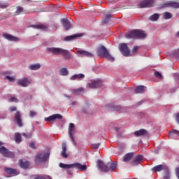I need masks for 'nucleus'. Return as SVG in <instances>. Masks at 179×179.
Instances as JSON below:
<instances>
[{
  "label": "nucleus",
  "instance_id": "obj_2",
  "mask_svg": "<svg viewBox=\"0 0 179 179\" xmlns=\"http://www.w3.org/2000/svg\"><path fill=\"white\" fill-rule=\"evenodd\" d=\"M147 34H145L144 31L135 29L134 31L126 34L125 37L127 38H145Z\"/></svg>",
  "mask_w": 179,
  "mask_h": 179
},
{
  "label": "nucleus",
  "instance_id": "obj_17",
  "mask_svg": "<svg viewBox=\"0 0 179 179\" xmlns=\"http://www.w3.org/2000/svg\"><path fill=\"white\" fill-rule=\"evenodd\" d=\"M4 171L9 175H14V176H17L19 174V172H17V171L15 169H12V168H8V167H5L4 168Z\"/></svg>",
  "mask_w": 179,
  "mask_h": 179
},
{
  "label": "nucleus",
  "instance_id": "obj_3",
  "mask_svg": "<svg viewBox=\"0 0 179 179\" xmlns=\"http://www.w3.org/2000/svg\"><path fill=\"white\" fill-rule=\"evenodd\" d=\"M97 54L98 55H101L103 58H107L108 60L110 62L115 61V57L110 55L109 52H108L105 46H99V48H98L97 49Z\"/></svg>",
  "mask_w": 179,
  "mask_h": 179
},
{
  "label": "nucleus",
  "instance_id": "obj_46",
  "mask_svg": "<svg viewBox=\"0 0 179 179\" xmlns=\"http://www.w3.org/2000/svg\"><path fill=\"white\" fill-rule=\"evenodd\" d=\"M36 115V112H34V111H30L29 112V116L31 117H33L34 116H35Z\"/></svg>",
  "mask_w": 179,
  "mask_h": 179
},
{
  "label": "nucleus",
  "instance_id": "obj_28",
  "mask_svg": "<svg viewBox=\"0 0 179 179\" xmlns=\"http://www.w3.org/2000/svg\"><path fill=\"white\" fill-rule=\"evenodd\" d=\"M145 87L144 86H138L136 88L135 92L136 94H143L145 92Z\"/></svg>",
  "mask_w": 179,
  "mask_h": 179
},
{
  "label": "nucleus",
  "instance_id": "obj_35",
  "mask_svg": "<svg viewBox=\"0 0 179 179\" xmlns=\"http://www.w3.org/2000/svg\"><path fill=\"white\" fill-rule=\"evenodd\" d=\"M60 73L63 76H66L69 74V71L66 68H63L60 70Z\"/></svg>",
  "mask_w": 179,
  "mask_h": 179
},
{
  "label": "nucleus",
  "instance_id": "obj_38",
  "mask_svg": "<svg viewBox=\"0 0 179 179\" xmlns=\"http://www.w3.org/2000/svg\"><path fill=\"white\" fill-rule=\"evenodd\" d=\"M169 138H171L173 134H176L179 136V131L173 130L172 131H169Z\"/></svg>",
  "mask_w": 179,
  "mask_h": 179
},
{
  "label": "nucleus",
  "instance_id": "obj_1",
  "mask_svg": "<svg viewBox=\"0 0 179 179\" xmlns=\"http://www.w3.org/2000/svg\"><path fill=\"white\" fill-rule=\"evenodd\" d=\"M47 51L55 55H62L66 59H69L71 57L69 50L62 49L61 48H47Z\"/></svg>",
  "mask_w": 179,
  "mask_h": 179
},
{
  "label": "nucleus",
  "instance_id": "obj_45",
  "mask_svg": "<svg viewBox=\"0 0 179 179\" xmlns=\"http://www.w3.org/2000/svg\"><path fill=\"white\" fill-rule=\"evenodd\" d=\"M138 50V46H135L133 49H132V53H136Z\"/></svg>",
  "mask_w": 179,
  "mask_h": 179
},
{
  "label": "nucleus",
  "instance_id": "obj_51",
  "mask_svg": "<svg viewBox=\"0 0 179 179\" xmlns=\"http://www.w3.org/2000/svg\"><path fill=\"white\" fill-rule=\"evenodd\" d=\"M176 176H177L178 178L179 179V168H177L176 169Z\"/></svg>",
  "mask_w": 179,
  "mask_h": 179
},
{
  "label": "nucleus",
  "instance_id": "obj_23",
  "mask_svg": "<svg viewBox=\"0 0 179 179\" xmlns=\"http://www.w3.org/2000/svg\"><path fill=\"white\" fill-rule=\"evenodd\" d=\"M143 159V157L142 155H138L132 160L131 162L134 165H137L140 164Z\"/></svg>",
  "mask_w": 179,
  "mask_h": 179
},
{
  "label": "nucleus",
  "instance_id": "obj_15",
  "mask_svg": "<svg viewBox=\"0 0 179 179\" xmlns=\"http://www.w3.org/2000/svg\"><path fill=\"white\" fill-rule=\"evenodd\" d=\"M77 53L81 57H87L89 58H92L94 57V55H92V53H90V52H87V50H77Z\"/></svg>",
  "mask_w": 179,
  "mask_h": 179
},
{
  "label": "nucleus",
  "instance_id": "obj_47",
  "mask_svg": "<svg viewBox=\"0 0 179 179\" xmlns=\"http://www.w3.org/2000/svg\"><path fill=\"white\" fill-rule=\"evenodd\" d=\"M10 101L17 103V101H19V100H17V99H16L15 97H12L10 99Z\"/></svg>",
  "mask_w": 179,
  "mask_h": 179
},
{
  "label": "nucleus",
  "instance_id": "obj_59",
  "mask_svg": "<svg viewBox=\"0 0 179 179\" xmlns=\"http://www.w3.org/2000/svg\"><path fill=\"white\" fill-rule=\"evenodd\" d=\"M27 1H31V0H27Z\"/></svg>",
  "mask_w": 179,
  "mask_h": 179
},
{
  "label": "nucleus",
  "instance_id": "obj_42",
  "mask_svg": "<svg viewBox=\"0 0 179 179\" xmlns=\"http://www.w3.org/2000/svg\"><path fill=\"white\" fill-rule=\"evenodd\" d=\"M8 6H9V3L6 2L1 3V8H8Z\"/></svg>",
  "mask_w": 179,
  "mask_h": 179
},
{
  "label": "nucleus",
  "instance_id": "obj_41",
  "mask_svg": "<svg viewBox=\"0 0 179 179\" xmlns=\"http://www.w3.org/2000/svg\"><path fill=\"white\" fill-rule=\"evenodd\" d=\"M22 136L24 137H25L26 138H30L31 137V136H32V134L31 133H29V134H27L25 133H23Z\"/></svg>",
  "mask_w": 179,
  "mask_h": 179
},
{
  "label": "nucleus",
  "instance_id": "obj_44",
  "mask_svg": "<svg viewBox=\"0 0 179 179\" xmlns=\"http://www.w3.org/2000/svg\"><path fill=\"white\" fill-rule=\"evenodd\" d=\"M99 145H100V143L93 144V145H92V148L93 149H98L99 147Z\"/></svg>",
  "mask_w": 179,
  "mask_h": 179
},
{
  "label": "nucleus",
  "instance_id": "obj_62",
  "mask_svg": "<svg viewBox=\"0 0 179 179\" xmlns=\"http://www.w3.org/2000/svg\"><path fill=\"white\" fill-rule=\"evenodd\" d=\"M178 50H179V49H178Z\"/></svg>",
  "mask_w": 179,
  "mask_h": 179
},
{
  "label": "nucleus",
  "instance_id": "obj_13",
  "mask_svg": "<svg viewBox=\"0 0 179 179\" xmlns=\"http://www.w3.org/2000/svg\"><path fill=\"white\" fill-rule=\"evenodd\" d=\"M15 120L18 125V127H23V122H22V115L20 114V112L17 111L15 115Z\"/></svg>",
  "mask_w": 179,
  "mask_h": 179
},
{
  "label": "nucleus",
  "instance_id": "obj_8",
  "mask_svg": "<svg viewBox=\"0 0 179 179\" xmlns=\"http://www.w3.org/2000/svg\"><path fill=\"white\" fill-rule=\"evenodd\" d=\"M1 153L6 157H8V158H13L15 157V154H13V152H10L9 150H8V149H6V148L1 146Z\"/></svg>",
  "mask_w": 179,
  "mask_h": 179
},
{
  "label": "nucleus",
  "instance_id": "obj_50",
  "mask_svg": "<svg viewBox=\"0 0 179 179\" xmlns=\"http://www.w3.org/2000/svg\"><path fill=\"white\" fill-rule=\"evenodd\" d=\"M29 147L31 148L32 149H35V148H35V145H34V143H31L29 144Z\"/></svg>",
  "mask_w": 179,
  "mask_h": 179
},
{
  "label": "nucleus",
  "instance_id": "obj_7",
  "mask_svg": "<svg viewBox=\"0 0 179 179\" xmlns=\"http://www.w3.org/2000/svg\"><path fill=\"white\" fill-rule=\"evenodd\" d=\"M119 50L124 57H129L130 55V50L127 43H120Z\"/></svg>",
  "mask_w": 179,
  "mask_h": 179
},
{
  "label": "nucleus",
  "instance_id": "obj_34",
  "mask_svg": "<svg viewBox=\"0 0 179 179\" xmlns=\"http://www.w3.org/2000/svg\"><path fill=\"white\" fill-rule=\"evenodd\" d=\"M41 68V65L40 64H34V65H31L29 66V69L31 70H33V71H36V70H38Z\"/></svg>",
  "mask_w": 179,
  "mask_h": 179
},
{
  "label": "nucleus",
  "instance_id": "obj_32",
  "mask_svg": "<svg viewBox=\"0 0 179 179\" xmlns=\"http://www.w3.org/2000/svg\"><path fill=\"white\" fill-rule=\"evenodd\" d=\"M159 18V14H153L152 15H150V20L152 21V22H155L157 20H158Z\"/></svg>",
  "mask_w": 179,
  "mask_h": 179
},
{
  "label": "nucleus",
  "instance_id": "obj_48",
  "mask_svg": "<svg viewBox=\"0 0 179 179\" xmlns=\"http://www.w3.org/2000/svg\"><path fill=\"white\" fill-rule=\"evenodd\" d=\"M9 110L11 112L15 111L16 110V107L13 106V107H10L9 108Z\"/></svg>",
  "mask_w": 179,
  "mask_h": 179
},
{
  "label": "nucleus",
  "instance_id": "obj_40",
  "mask_svg": "<svg viewBox=\"0 0 179 179\" xmlns=\"http://www.w3.org/2000/svg\"><path fill=\"white\" fill-rule=\"evenodd\" d=\"M155 76L156 78H157L159 79H162V74L159 72H158V71H156L155 73Z\"/></svg>",
  "mask_w": 179,
  "mask_h": 179
},
{
  "label": "nucleus",
  "instance_id": "obj_54",
  "mask_svg": "<svg viewBox=\"0 0 179 179\" xmlns=\"http://www.w3.org/2000/svg\"><path fill=\"white\" fill-rule=\"evenodd\" d=\"M66 173L68 175H72V172L70 170H67Z\"/></svg>",
  "mask_w": 179,
  "mask_h": 179
},
{
  "label": "nucleus",
  "instance_id": "obj_24",
  "mask_svg": "<svg viewBox=\"0 0 179 179\" xmlns=\"http://www.w3.org/2000/svg\"><path fill=\"white\" fill-rule=\"evenodd\" d=\"M134 152L127 153V155H124L123 158V161L126 162L131 160V158L134 157Z\"/></svg>",
  "mask_w": 179,
  "mask_h": 179
},
{
  "label": "nucleus",
  "instance_id": "obj_20",
  "mask_svg": "<svg viewBox=\"0 0 179 179\" xmlns=\"http://www.w3.org/2000/svg\"><path fill=\"white\" fill-rule=\"evenodd\" d=\"M83 35L81 34H75L74 35H71L70 36H66L64 38V41H71L75 40L76 38L81 37Z\"/></svg>",
  "mask_w": 179,
  "mask_h": 179
},
{
  "label": "nucleus",
  "instance_id": "obj_60",
  "mask_svg": "<svg viewBox=\"0 0 179 179\" xmlns=\"http://www.w3.org/2000/svg\"><path fill=\"white\" fill-rule=\"evenodd\" d=\"M134 179H136V178H134Z\"/></svg>",
  "mask_w": 179,
  "mask_h": 179
},
{
  "label": "nucleus",
  "instance_id": "obj_33",
  "mask_svg": "<svg viewBox=\"0 0 179 179\" xmlns=\"http://www.w3.org/2000/svg\"><path fill=\"white\" fill-rule=\"evenodd\" d=\"M108 165H110V171H113L117 168V162H112L111 163L108 162Z\"/></svg>",
  "mask_w": 179,
  "mask_h": 179
},
{
  "label": "nucleus",
  "instance_id": "obj_31",
  "mask_svg": "<svg viewBox=\"0 0 179 179\" xmlns=\"http://www.w3.org/2000/svg\"><path fill=\"white\" fill-rule=\"evenodd\" d=\"M23 11H24L23 7H20V6H18V7H17L16 8L15 15H20V14L23 13Z\"/></svg>",
  "mask_w": 179,
  "mask_h": 179
},
{
  "label": "nucleus",
  "instance_id": "obj_10",
  "mask_svg": "<svg viewBox=\"0 0 179 179\" xmlns=\"http://www.w3.org/2000/svg\"><path fill=\"white\" fill-rule=\"evenodd\" d=\"M71 22H73V21L71 22L68 20L67 18H62V20H61V23L65 30H69L72 27Z\"/></svg>",
  "mask_w": 179,
  "mask_h": 179
},
{
  "label": "nucleus",
  "instance_id": "obj_21",
  "mask_svg": "<svg viewBox=\"0 0 179 179\" xmlns=\"http://www.w3.org/2000/svg\"><path fill=\"white\" fill-rule=\"evenodd\" d=\"M62 151L61 152V155L64 158H67L68 157V155L66 154L67 147L65 143H63L62 144Z\"/></svg>",
  "mask_w": 179,
  "mask_h": 179
},
{
  "label": "nucleus",
  "instance_id": "obj_19",
  "mask_svg": "<svg viewBox=\"0 0 179 179\" xmlns=\"http://www.w3.org/2000/svg\"><path fill=\"white\" fill-rule=\"evenodd\" d=\"M134 135L136 137L141 136H149V133L146 130L141 129L139 131H135L134 132Z\"/></svg>",
  "mask_w": 179,
  "mask_h": 179
},
{
  "label": "nucleus",
  "instance_id": "obj_30",
  "mask_svg": "<svg viewBox=\"0 0 179 179\" xmlns=\"http://www.w3.org/2000/svg\"><path fill=\"white\" fill-rule=\"evenodd\" d=\"M31 27L34 29H41V30H44L47 29V27H45V25H43V24H39L38 25H31Z\"/></svg>",
  "mask_w": 179,
  "mask_h": 179
},
{
  "label": "nucleus",
  "instance_id": "obj_5",
  "mask_svg": "<svg viewBox=\"0 0 179 179\" xmlns=\"http://www.w3.org/2000/svg\"><path fill=\"white\" fill-rule=\"evenodd\" d=\"M49 157H50L49 152H38L35 157V163L36 164L44 163L48 160Z\"/></svg>",
  "mask_w": 179,
  "mask_h": 179
},
{
  "label": "nucleus",
  "instance_id": "obj_22",
  "mask_svg": "<svg viewBox=\"0 0 179 179\" xmlns=\"http://www.w3.org/2000/svg\"><path fill=\"white\" fill-rule=\"evenodd\" d=\"M85 78V75L83 74H75L70 78L71 80H81Z\"/></svg>",
  "mask_w": 179,
  "mask_h": 179
},
{
  "label": "nucleus",
  "instance_id": "obj_49",
  "mask_svg": "<svg viewBox=\"0 0 179 179\" xmlns=\"http://www.w3.org/2000/svg\"><path fill=\"white\" fill-rule=\"evenodd\" d=\"M34 179H47V178L44 176H40L36 177Z\"/></svg>",
  "mask_w": 179,
  "mask_h": 179
},
{
  "label": "nucleus",
  "instance_id": "obj_29",
  "mask_svg": "<svg viewBox=\"0 0 179 179\" xmlns=\"http://www.w3.org/2000/svg\"><path fill=\"white\" fill-rule=\"evenodd\" d=\"M15 141L17 143H20L22 142V136L19 133L15 134Z\"/></svg>",
  "mask_w": 179,
  "mask_h": 179
},
{
  "label": "nucleus",
  "instance_id": "obj_37",
  "mask_svg": "<svg viewBox=\"0 0 179 179\" xmlns=\"http://www.w3.org/2000/svg\"><path fill=\"white\" fill-rule=\"evenodd\" d=\"M164 19L165 20H169L171 19L172 17V14H171V13H165L163 15Z\"/></svg>",
  "mask_w": 179,
  "mask_h": 179
},
{
  "label": "nucleus",
  "instance_id": "obj_6",
  "mask_svg": "<svg viewBox=\"0 0 179 179\" xmlns=\"http://www.w3.org/2000/svg\"><path fill=\"white\" fill-rule=\"evenodd\" d=\"M155 0H143L138 4L139 8H151L155 6Z\"/></svg>",
  "mask_w": 179,
  "mask_h": 179
},
{
  "label": "nucleus",
  "instance_id": "obj_27",
  "mask_svg": "<svg viewBox=\"0 0 179 179\" xmlns=\"http://www.w3.org/2000/svg\"><path fill=\"white\" fill-rule=\"evenodd\" d=\"M164 167L165 166L164 165H158V166L153 167L152 169V171L153 172H159V171H162L163 169H164Z\"/></svg>",
  "mask_w": 179,
  "mask_h": 179
},
{
  "label": "nucleus",
  "instance_id": "obj_16",
  "mask_svg": "<svg viewBox=\"0 0 179 179\" xmlns=\"http://www.w3.org/2000/svg\"><path fill=\"white\" fill-rule=\"evenodd\" d=\"M101 85V80H94V81H92L90 84H89V87L90 89H96L99 87Z\"/></svg>",
  "mask_w": 179,
  "mask_h": 179
},
{
  "label": "nucleus",
  "instance_id": "obj_25",
  "mask_svg": "<svg viewBox=\"0 0 179 179\" xmlns=\"http://www.w3.org/2000/svg\"><path fill=\"white\" fill-rule=\"evenodd\" d=\"M19 165L21 168L26 169L29 168V162H24L22 160H20L19 161Z\"/></svg>",
  "mask_w": 179,
  "mask_h": 179
},
{
  "label": "nucleus",
  "instance_id": "obj_14",
  "mask_svg": "<svg viewBox=\"0 0 179 179\" xmlns=\"http://www.w3.org/2000/svg\"><path fill=\"white\" fill-rule=\"evenodd\" d=\"M62 118H63V117L61 115H59V114H55V115H51V116H50L48 117H45V120L46 122H54L57 119L61 120Z\"/></svg>",
  "mask_w": 179,
  "mask_h": 179
},
{
  "label": "nucleus",
  "instance_id": "obj_43",
  "mask_svg": "<svg viewBox=\"0 0 179 179\" xmlns=\"http://www.w3.org/2000/svg\"><path fill=\"white\" fill-rule=\"evenodd\" d=\"M164 179H170V173L169 171H166L164 176Z\"/></svg>",
  "mask_w": 179,
  "mask_h": 179
},
{
  "label": "nucleus",
  "instance_id": "obj_53",
  "mask_svg": "<svg viewBox=\"0 0 179 179\" xmlns=\"http://www.w3.org/2000/svg\"><path fill=\"white\" fill-rule=\"evenodd\" d=\"M176 121L179 124V113L176 116Z\"/></svg>",
  "mask_w": 179,
  "mask_h": 179
},
{
  "label": "nucleus",
  "instance_id": "obj_55",
  "mask_svg": "<svg viewBox=\"0 0 179 179\" xmlns=\"http://www.w3.org/2000/svg\"><path fill=\"white\" fill-rule=\"evenodd\" d=\"M121 109V107L120 106H117L116 108H115V110H120Z\"/></svg>",
  "mask_w": 179,
  "mask_h": 179
},
{
  "label": "nucleus",
  "instance_id": "obj_57",
  "mask_svg": "<svg viewBox=\"0 0 179 179\" xmlns=\"http://www.w3.org/2000/svg\"><path fill=\"white\" fill-rule=\"evenodd\" d=\"M177 36L179 37V31H178V32L177 34Z\"/></svg>",
  "mask_w": 179,
  "mask_h": 179
},
{
  "label": "nucleus",
  "instance_id": "obj_26",
  "mask_svg": "<svg viewBox=\"0 0 179 179\" xmlns=\"http://www.w3.org/2000/svg\"><path fill=\"white\" fill-rule=\"evenodd\" d=\"M166 6H170L171 8H179V2H169L166 3Z\"/></svg>",
  "mask_w": 179,
  "mask_h": 179
},
{
  "label": "nucleus",
  "instance_id": "obj_61",
  "mask_svg": "<svg viewBox=\"0 0 179 179\" xmlns=\"http://www.w3.org/2000/svg\"><path fill=\"white\" fill-rule=\"evenodd\" d=\"M178 78H179V76H178Z\"/></svg>",
  "mask_w": 179,
  "mask_h": 179
},
{
  "label": "nucleus",
  "instance_id": "obj_36",
  "mask_svg": "<svg viewBox=\"0 0 179 179\" xmlns=\"http://www.w3.org/2000/svg\"><path fill=\"white\" fill-rule=\"evenodd\" d=\"M110 18H111L110 14H107L106 15V18H104L103 22L105 23V24L108 23L110 22Z\"/></svg>",
  "mask_w": 179,
  "mask_h": 179
},
{
  "label": "nucleus",
  "instance_id": "obj_9",
  "mask_svg": "<svg viewBox=\"0 0 179 179\" xmlns=\"http://www.w3.org/2000/svg\"><path fill=\"white\" fill-rule=\"evenodd\" d=\"M98 169L103 173L108 172L110 171L109 167L103 164V162L101 160H98L96 162Z\"/></svg>",
  "mask_w": 179,
  "mask_h": 179
},
{
  "label": "nucleus",
  "instance_id": "obj_4",
  "mask_svg": "<svg viewBox=\"0 0 179 179\" xmlns=\"http://www.w3.org/2000/svg\"><path fill=\"white\" fill-rule=\"evenodd\" d=\"M59 167L64 169H72V168H76V169H78V171H85L87 169V166L85 165H81L79 163H75L73 164H64L62 163L59 164Z\"/></svg>",
  "mask_w": 179,
  "mask_h": 179
},
{
  "label": "nucleus",
  "instance_id": "obj_58",
  "mask_svg": "<svg viewBox=\"0 0 179 179\" xmlns=\"http://www.w3.org/2000/svg\"><path fill=\"white\" fill-rule=\"evenodd\" d=\"M76 103V102H73L72 104L73 105H75Z\"/></svg>",
  "mask_w": 179,
  "mask_h": 179
},
{
  "label": "nucleus",
  "instance_id": "obj_56",
  "mask_svg": "<svg viewBox=\"0 0 179 179\" xmlns=\"http://www.w3.org/2000/svg\"><path fill=\"white\" fill-rule=\"evenodd\" d=\"M115 129V131H116L117 132H118L119 129H118L117 127H116Z\"/></svg>",
  "mask_w": 179,
  "mask_h": 179
},
{
  "label": "nucleus",
  "instance_id": "obj_18",
  "mask_svg": "<svg viewBox=\"0 0 179 179\" xmlns=\"http://www.w3.org/2000/svg\"><path fill=\"white\" fill-rule=\"evenodd\" d=\"M3 36L10 41H19V38L13 36V35H10V34H3Z\"/></svg>",
  "mask_w": 179,
  "mask_h": 179
},
{
  "label": "nucleus",
  "instance_id": "obj_12",
  "mask_svg": "<svg viewBox=\"0 0 179 179\" xmlns=\"http://www.w3.org/2000/svg\"><path fill=\"white\" fill-rule=\"evenodd\" d=\"M17 83L18 85L23 87H27L29 86V85L31 83V82L29 80V79L26 78H23L22 79H20L17 81Z\"/></svg>",
  "mask_w": 179,
  "mask_h": 179
},
{
  "label": "nucleus",
  "instance_id": "obj_39",
  "mask_svg": "<svg viewBox=\"0 0 179 179\" xmlns=\"http://www.w3.org/2000/svg\"><path fill=\"white\" fill-rule=\"evenodd\" d=\"M5 79L8 80H9L10 82H11V83H13V82H15V78L10 77V76H6V77H5Z\"/></svg>",
  "mask_w": 179,
  "mask_h": 179
},
{
  "label": "nucleus",
  "instance_id": "obj_11",
  "mask_svg": "<svg viewBox=\"0 0 179 179\" xmlns=\"http://www.w3.org/2000/svg\"><path fill=\"white\" fill-rule=\"evenodd\" d=\"M75 131V126L73 124L71 123L69 124V136L71 139V141L73 143V144L76 146V143L75 141L74 137L73 136V133Z\"/></svg>",
  "mask_w": 179,
  "mask_h": 179
},
{
  "label": "nucleus",
  "instance_id": "obj_52",
  "mask_svg": "<svg viewBox=\"0 0 179 179\" xmlns=\"http://www.w3.org/2000/svg\"><path fill=\"white\" fill-rule=\"evenodd\" d=\"M83 91H84V90H83V88H79V89H78V90H76V92H78V93L83 92Z\"/></svg>",
  "mask_w": 179,
  "mask_h": 179
}]
</instances>
